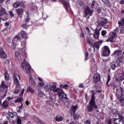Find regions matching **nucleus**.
Listing matches in <instances>:
<instances>
[{"label": "nucleus", "instance_id": "obj_4", "mask_svg": "<svg viewBox=\"0 0 124 124\" xmlns=\"http://www.w3.org/2000/svg\"><path fill=\"white\" fill-rule=\"evenodd\" d=\"M92 96L91 99L89 102V104L87 106V109L88 112H93V110L95 109L96 110L97 109L98 107L95 103V93L94 91H92Z\"/></svg>", "mask_w": 124, "mask_h": 124}, {"label": "nucleus", "instance_id": "obj_32", "mask_svg": "<svg viewBox=\"0 0 124 124\" xmlns=\"http://www.w3.org/2000/svg\"><path fill=\"white\" fill-rule=\"evenodd\" d=\"M60 87L61 89H64V90H66V91H67V90H68V85L67 84H65L64 85H63L62 84H61L60 85Z\"/></svg>", "mask_w": 124, "mask_h": 124}, {"label": "nucleus", "instance_id": "obj_33", "mask_svg": "<svg viewBox=\"0 0 124 124\" xmlns=\"http://www.w3.org/2000/svg\"><path fill=\"white\" fill-rule=\"evenodd\" d=\"M55 119L56 122H62V121L63 120V118L62 116H57L56 117H55Z\"/></svg>", "mask_w": 124, "mask_h": 124}, {"label": "nucleus", "instance_id": "obj_23", "mask_svg": "<svg viewBox=\"0 0 124 124\" xmlns=\"http://www.w3.org/2000/svg\"><path fill=\"white\" fill-rule=\"evenodd\" d=\"M100 45H101V43L100 41L95 42L94 43V50H95V48L96 49H97V50H98V49H99V46H100Z\"/></svg>", "mask_w": 124, "mask_h": 124}, {"label": "nucleus", "instance_id": "obj_20", "mask_svg": "<svg viewBox=\"0 0 124 124\" xmlns=\"http://www.w3.org/2000/svg\"><path fill=\"white\" fill-rule=\"evenodd\" d=\"M13 79H14V83L16 86V87L19 88L20 83H19V80H18V78H17V77H16V76H14Z\"/></svg>", "mask_w": 124, "mask_h": 124}, {"label": "nucleus", "instance_id": "obj_49", "mask_svg": "<svg viewBox=\"0 0 124 124\" xmlns=\"http://www.w3.org/2000/svg\"><path fill=\"white\" fill-rule=\"evenodd\" d=\"M102 9L101 7H98L97 8V13H100L101 12Z\"/></svg>", "mask_w": 124, "mask_h": 124}, {"label": "nucleus", "instance_id": "obj_18", "mask_svg": "<svg viewBox=\"0 0 124 124\" xmlns=\"http://www.w3.org/2000/svg\"><path fill=\"white\" fill-rule=\"evenodd\" d=\"M86 41L90 47H93V49H94V45L93 43V39H92V38L87 37L86 38Z\"/></svg>", "mask_w": 124, "mask_h": 124}, {"label": "nucleus", "instance_id": "obj_45", "mask_svg": "<svg viewBox=\"0 0 124 124\" xmlns=\"http://www.w3.org/2000/svg\"><path fill=\"white\" fill-rule=\"evenodd\" d=\"M119 118H121V120H124V111H123L121 115H119Z\"/></svg>", "mask_w": 124, "mask_h": 124}, {"label": "nucleus", "instance_id": "obj_26", "mask_svg": "<svg viewBox=\"0 0 124 124\" xmlns=\"http://www.w3.org/2000/svg\"><path fill=\"white\" fill-rule=\"evenodd\" d=\"M119 27H124V18H121L120 21H118Z\"/></svg>", "mask_w": 124, "mask_h": 124}, {"label": "nucleus", "instance_id": "obj_63", "mask_svg": "<svg viewBox=\"0 0 124 124\" xmlns=\"http://www.w3.org/2000/svg\"><path fill=\"white\" fill-rule=\"evenodd\" d=\"M122 80H124V72L122 73Z\"/></svg>", "mask_w": 124, "mask_h": 124}, {"label": "nucleus", "instance_id": "obj_27", "mask_svg": "<svg viewBox=\"0 0 124 124\" xmlns=\"http://www.w3.org/2000/svg\"><path fill=\"white\" fill-rule=\"evenodd\" d=\"M17 122L18 124H22V120H21V118H20V116H18V115L16 116V119L14 120V122L16 121Z\"/></svg>", "mask_w": 124, "mask_h": 124}, {"label": "nucleus", "instance_id": "obj_52", "mask_svg": "<svg viewBox=\"0 0 124 124\" xmlns=\"http://www.w3.org/2000/svg\"><path fill=\"white\" fill-rule=\"evenodd\" d=\"M95 2H96V1H95V0H93L92 3V8H93V7H94V4H95Z\"/></svg>", "mask_w": 124, "mask_h": 124}, {"label": "nucleus", "instance_id": "obj_38", "mask_svg": "<svg viewBox=\"0 0 124 124\" xmlns=\"http://www.w3.org/2000/svg\"><path fill=\"white\" fill-rule=\"evenodd\" d=\"M107 34V31L105 30H103L101 31V35L102 36H103V37H106L105 35Z\"/></svg>", "mask_w": 124, "mask_h": 124}, {"label": "nucleus", "instance_id": "obj_34", "mask_svg": "<svg viewBox=\"0 0 124 124\" xmlns=\"http://www.w3.org/2000/svg\"><path fill=\"white\" fill-rule=\"evenodd\" d=\"M20 91H21V88L16 87L15 90L14 91V93H15V94H18V93H20Z\"/></svg>", "mask_w": 124, "mask_h": 124}, {"label": "nucleus", "instance_id": "obj_53", "mask_svg": "<svg viewBox=\"0 0 124 124\" xmlns=\"http://www.w3.org/2000/svg\"><path fill=\"white\" fill-rule=\"evenodd\" d=\"M118 124H124V119H121L120 121L119 122V123Z\"/></svg>", "mask_w": 124, "mask_h": 124}, {"label": "nucleus", "instance_id": "obj_29", "mask_svg": "<svg viewBox=\"0 0 124 124\" xmlns=\"http://www.w3.org/2000/svg\"><path fill=\"white\" fill-rule=\"evenodd\" d=\"M21 39V37L19 36L16 35L13 40V43H15V42L16 41V42L17 41H19V40H20Z\"/></svg>", "mask_w": 124, "mask_h": 124}, {"label": "nucleus", "instance_id": "obj_57", "mask_svg": "<svg viewBox=\"0 0 124 124\" xmlns=\"http://www.w3.org/2000/svg\"><path fill=\"white\" fill-rule=\"evenodd\" d=\"M85 124H91V122L89 120H87L85 121Z\"/></svg>", "mask_w": 124, "mask_h": 124}, {"label": "nucleus", "instance_id": "obj_36", "mask_svg": "<svg viewBox=\"0 0 124 124\" xmlns=\"http://www.w3.org/2000/svg\"><path fill=\"white\" fill-rule=\"evenodd\" d=\"M5 79L6 81L9 80V75L7 74V71H5L4 72Z\"/></svg>", "mask_w": 124, "mask_h": 124}, {"label": "nucleus", "instance_id": "obj_3", "mask_svg": "<svg viewBox=\"0 0 124 124\" xmlns=\"http://www.w3.org/2000/svg\"><path fill=\"white\" fill-rule=\"evenodd\" d=\"M21 46H22V48H20L16 52H15L16 59L18 62H21V61H22V56H23L24 58V61L27 58V53H26V49H25V46H26V41H23L21 43Z\"/></svg>", "mask_w": 124, "mask_h": 124}, {"label": "nucleus", "instance_id": "obj_43", "mask_svg": "<svg viewBox=\"0 0 124 124\" xmlns=\"http://www.w3.org/2000/svg\"><path fill=\"white\" fill-rule=\"evenodd\" d=\"M112 114H113V115H116V114H118V111H117V109L115 108L112 109Z\"/></svg>", "mask_w": 124, "mask_h": 124}, {"label": "nucleus", "instance_id": "obj_25", "mask_svg": "<svg viewBox=\"0 0 124 124\" xmlns=\"http://www.w3.org/2000/svg\"><path fill=\"white\" fill-rule=\"evenodd\" d=\"M30 20H31V18H30V17L29 16H27V18L25 19V24H23L22 25V27H23L24 29L26 28V26L28 25V24H29Z\"/></svg>", "mask_w": 124, "mask_h": 124}, {"label": "nucleus", "instance_id": "obj_51", "mask_svg": "<svg viewBox=\"0 0 124 124\" xmlns=\"http://www.w3.org/2000/svg\"><path fill=\"white\" fill-rule=\"evenodd\" d=\"M3 62L5 64H7L9 63V60H4V61H3Z\"/></svg>", "mask_w": 124, "mask_h": 124}, {"label": "nucleus", "instance_id": "obj_39", "mask_svg": "<svg viewBox=\"0 0 124 124\" xmlns=\"http://www.w3.org/2000/svg\"><path fill=\"white\" fill-rule=\"evenodd\" d=\"M108 80L107 81L106 83V85H107L108 87H109V82H110V80H111V77L110 76V75H108Z\"/></svg>", "mask_w": 124, "mask_h": 124}, {"label": "nucleus", "instance_id": "obj_19", "mask_svg": "<svg viewBox=\"0 0 124 124\" xmlns=\"http://www.w3.org/2000/svg\"><path fill=\"white\" fill-rule=\"evenodd\" d=\"M121 55H122V50L120 49L115 50L112 54V56H114V57H120Z\"/></svg>", "mask_w": 124, "mask_h": 124}, {"label": "nucleus", "instance_id": "obj_17", "mask_svg": "<svg viewBox=\"0 0 124 124\" xmlns=\"http://www.w3.org/2000/svg\"><path fill=\"white\" fill-rule=\"evenodd\" d=\"M77 109H78V106L76 105V106H73L71 107V114L72 116H74L75 115V113H76V111H77Z\"/></svg>", "mask_w": 124, "mask_h": 124}, {"label": "nucleus", "instance_id": "obj_16", "mask_svg": "<svg viewBox=\"0 0 124 124\" xmlns=\"http://www.w3.org/2000/svg\"><path fill=\"white\" fill-rule=\"evenodd\" d=\"M0 58H1V59H6V58H7V56L2 47H0Z\"/></svg>", "mask_w": 124, "mask_h": 124}, {"label": "nucleus", "instance_id": "obj_46", "mask_svg": "<svg viewBox=\"0 0 124 124\" xmlns=\"http://www.w3.org/2000/svg\"><path fill=\"white\" fill-rule=\"evenodd\" d=\"M120 33L124 34V26H122V28L120 30Z\"/></svg>", "mask_w": 124, "mask_h": 124}, {"label": "nucleus", "instance_id": "obj_54", "mask_svg": "<svg viewBox=\"0 0 124 124\" xmlns=\"http://www.w3.org/2000/svg\"><path fill=\"white\" fill-rule=\"evenodd\" d=\"M8 19V18L7 17V16H4V18L2 17V20L3 21H6V20H7Z\"/></svg>", "mask_w": 124, "mask_h": 124}, {"label": "nucleus", "instance_id": "obj_48", "mask_svg": "<svg viewBox=\"0 0 124 124\" xmlns=\"http://www.w3.org/2000/svg\"><path fill=\"white\" fill-rule=\"evenodd\" d=\"M24 92H25V89H23L21 91L20 93L19 94L20 96H23L24 94Z\"/></svg>", "mask_w": 124, "mask_h": 124}, {"label": "nucleus", "instance_id": "obj_12", "mask_svg": "<svg viewBox=\"0 0 124 124\" xmlns=\"http://www.w3.org/2000/svg\"><path fill=\"white\" fill-rule=\"evenodd\" d=\"M62 3L63 7L64 8L68 11V10H70V5H69V2L67 0H59Z\"/></svg>", "mask_w": 124, "mask_h": 124}, {"label": "nucleus", "instance_id": "obj_7", "mask_svg": "<svg viewBox=\"0 0 124 124\" xmlns=\"http://www.w3.org/2000/svg\"><path fill=\"white\" fill-rule=\"evenodd\" d=\"M8 92V87L4 84V82L2 81L1 85L0 86V93L3 94V97L4 98L6 96V94Z\"/></svg>", "mask_w": 124, "mask_h": 124}, {"label": "nucleus", "instance_id": "obj_60", "mask_svg": "<svg viewBox=\"0 0 124 124\" xmlns=\"http://www.w3.org/2000/svg\"><path fill=\"white\" fill-rule=\"evenodd\" d=\"M5 27H7L8 26H9V23L8 22H6L4 24Z\"/></svg>", "mask_w": 124, "mask_h": 124}, {"label": "nucleus", "instance_id": "obj_56", "mask_svg": "<svg viewBox=\"0 0 124 124\" xmlns=\"http://www.w3.org/2000/svg\"><path fill=\"white\" fill-rule=\"evenodd\" d=\"M80 36L81 38L84 37H85V34H84V33L81 32V33H80Z\"/></svg>", "mask_w": 124, "mask_h": 124}, {"label": "nucleus", "instance_id": "obj_5", "mask_svg": "<svg viewBox=\"0 0 124 124\" xmlns=\"http://www.w3.org/2000/svg\"><path fill=\"white\" fill-rule=\"evenodd\" d=\"M108 23H109V21L106 18H98L97 22V27H104V29H108L109 26L108 25H106Z\"/></svg>", "mask_w": 124, "mask_h": 124}, {"label": "nucleus", "instance_id": "obj_64", "mask_svg": "<svg viewBox=\"0 0 124 124\" xmlns=\"http://www.w3.org/2000/svg\"><path fill=\"white\" fill-rule=\"evenodd\" d=\"M121 14H124V9H123L121 11Z\"/></svg>", "mask_w": 124, "mask_h": 124}, {"label": "nucleus", "instance_id": "obj_35", "mask_svg": "<svg viewBox=\"0 0 124 124\" xmlns=\"http://www.w3.org/2000/svg\"><path fill=\"white\" fill-rule=\"evenodd\" d=\"M121 120H122L121 117H119V118H117V119H114V124H119L120 122H121Z\"/></svg>", "mask_w": 124, "mask_h": 124}, {"label": "nucleus", "instance_id": "obj_2", "mask_svg": "<svg viewBox=\"0 0 124 124\" xmlns=\"http://www.w3.org/2000/svg\"><path fill=\"white\" fill-rule=\"evenodd\" d=\"M21 68L22 69H25L26 71V74L27 75L29 76V82L30 83L32 87H35L36 84L34 79L31 77V71H32V69L31 67L29 64H26V60L24 59V61L21 63Z\"/></svg>", "mask_w": 124, "mask_h": 124}, {"label": "nucleus", "instance_id": "obj_55", "mask_svg": "<svg viewBox=\"0 0 124 124\" xmlns=\"http://www.w3.org/2000/svg\"><path fill=\"white\" fill-rule=\"evenodd\" d=\"M95 93V94H96V93H102V91H101V90H99V91H96V93L94 92Z\"/></svg>", "mask_w": 124, "mask_h": 124}, {"label": "nucleus", "instance_id": "obj_11", "mask_svg": "<svg viewBox=\"0 0 124 124\" xmlns=\"http://www.w3.org/2000/svg\"><path fill=\"white\" fill-rule=\"evenodd\" d=\"M120 91H121V95H118V98L121 104V106H124V99L123 98V96H124V88L122 87H120Z\"/></svg>", "mask_w": 124, "mask_h": 124}, {"label": "nucleus", "instance_id": "obj_24", "mask_svg": "<svg viewBox=\"0 0 124 124\" xmlns=\"http://www.w3.org/2000/svg\"><path fill=\"white\" fill-rule=\"evenodd\" d=\"M27 32L24 31H21V36L23 38H25V39H28V36H27Z\"/></svg>", "mask_w": 124, "mask_h": 124}, {"label": "nucleus", "instance_id": "obj_37", "mask_svg": "<svg viewBox=\"0 0 124 124\" xmlns=\"http://www.w3.org/2000/svg\"><path fill=\"white\" fill-rule=\"evenodd\" d=\"M22 100H23V97H20L16 100L15 102V103H18V102H22Z\"/></svg>", "mask_w": 124, "mask_h": 124}, {"label": "nucleus", "instance_id": "obj_44", "mask_svg": "<svg viewBox=\"0 0 124 124\" xmlns=\"http://www.w3.org/2000/svg\"><path fill=\"white\" fill-rule=\"evenodd\" d=\"M9 14L11 17H14V13H13V11H10L9 12Z\"/></svg>", "mask_w": 124, "mask_h": 124}, {"label": "nucleus", "instance_id": "obj_61", "mask_svg": "<svg viewBox=\"0 0 124 124\" xmlns=\"http://www.w3.org/2000/svg\"><path fill=\"white\" fill-rule=\"evenodd\" d=\"M112 87H113V89H114V90H115V89H116V88H117V85H116V84H113V85H112Z\"/></svg>", "mask_w": 124, "mask_h": 124}, {"label": "nucleus", "instance_id": "obj_22", "mask_svg": "<svg viewBox=\"0 0 124 124\" xmlns=\"http://www.w3.org/2000/svg\"><path fill=\"white\" fill-rule=\"evenodd\" d=\"M2 108H7L8 107V105H9V103L7 102V100H5L3 103L1 105Z\"/></svg>", "mask_w": 124, "mask_h": 124}, {"label": "nucleus", "instance_id": "obj_10", "mask_svg": "<svg viewBox=\"0 0 124 124\" xmlns=\"http://www.w3.org/2000/svg\"><path fill=\"white\" fill-rule=\"evenodd\" d=\"M17 115L18 114H17L16 112H9V116H7V118L8 120H9V121H10V122L13 123V121L17 119Z\"/></svg>", "mask_w": 124, "mask_h": 124}, {"label": "nucleus", "instance_id": "obj_42", "mask_svg": "<svg viewBox=\"0 0 124 124\" xmlns=\"http://www.w3.org/2000/svg\"><path fill=\"white\" fill-rule=\"evenodd\" d=\"M38 95L40 97H42V96H43V95H44V93H43V92H42L41 91H39V93H38Z\"/></svg>", "mask_w": 124, "mask_h": 124}, {"label": "nucleus", "instance_id": "obj_8", "mask_svg": "<svg viewBox=\"0 0 124 124\" xmlns=\"http://www.w3.org/2000/svg\"><path fill=\"white\" fill-rule=\"evenodd\" d=\"M93 10L91 9V8L88 6H85L84 8V15H83V17L85 18L87 17V16L91 17V16H93Z\"/></svg>", "mask_w": 124, "mask_h": 124}, {"label": "nucleus", "instance_id": "obj_58", "mask_svg": "<svg viewBox=\"0 0 124 124\" xmlns=\"http://www.w3.org/2000/svg\"><path fill=\"white\" fill-rule=\"evenodd\" d=\"M35 122H37V123H39V122H40V120H39V119L37 118H35Z\"/></svg>", "mask_w": 124, "mask_h": 124}, {"label": "nucleus", "instance_id": "obj_50", "mask_svg": "<svg viewBox=\"0 0 124 124\" xmlns=\"http://www.w3.org/2000/svg\"><path fill=\"white\" fill-rule=\"evenodd\" d=\"M42 15H43V18H44V19H46V18L48 17L47 15H46V14L45 13H43Z\"/></svg>", "mask_w": 124, "mask_h": 124}, {"label": "nucleus", "instance_id": "obj_62", "mask_svg": "<svg viewBox=\"0 0 124 124\" xmlns=\"http://www.w3.org/2000/svg\"><path fill=\"white\" fill-rule=\"evenodd\" d=\"M109 0H102V1H103V2H104V3H106V2H107V1H108Z\"/></svg>", "mask_w": 124, "mask_h": 124}, {"label": "nucleus", "instance_id": "obj_41", "mask_svg": "<svg viewBox=\"0 0 124 124\" xmlns=\"http://www.w3.org/2000/svg\"><path fill=\"white\" fill-rule=\"evenodd\" d=\"M86 31H87V33L88 35H93V34L91 33V30H90V29L89 28V27H86Z\"/></svg>", "mask_w": 124, "mask_h": 124}, {"label": "nucleus", "instance_id": "obj_1", "mask_svg": "<svg viewBox=\"0 0 124 124\" xmlns=\"http://www.w3.org/2000/svg\"><path fill=\"white\" fill-rule=\"evenodd\" d=\"M45 89L47 92H53L58 94L59 99L63 102H67L68 101V98H67V95L63 90L61 88H57V86L55 84L51 85L48 83L46 85Z\"/></svg>", "mask_w": 124, "mask_h": 124}, {"label": "nucleus", "instance_id": "obj_59", "mask_svg": "<svg viewBox=\"0 0 124 124\" xmlns=\"http://www.w3.org/2000/svg\"><path fill=\"white\" fill-rule=\"evenodd\" d=\"M38 80H39V81H40L41 82H43V79H42V78L40 77L38 78Z\"/></svg>", "mask_w": 124, "mask_h": 124}, {"label": "nucleus", "instance_id": "obj_6", "mask_svg": "<svg viewBox=\"0 0 124 124\" xmlns=\"http://www.w3.org/2000/svg\"><path fill=\"white\" fill-rule=\"evenodd\" d=\"M120 29L119 27H117L113 31H111L110 32L109 35H108V39L106 40L107 42H113V40L114 38H116L117 37V32H119Z\"/></svg>", "mask_w": 124, "mask_h": 124}, {"label": "nucleus", "instance_id": "obj_15", "mask_svg": "<svg viewBox=\"0 0 124 124\" xmlns=\"http://www.w3.org/2000/svg\"><path fill=\"white\" fill-rule=\"evenodd\" d=\"M101 31V29H100L98 30H97V28H96L95 30H93V31H94V32L93 34V36L94 39H98V37L99 36V31Z\"/></svg>", "mask_w": 124, "mask_h": 124}, {"label": "nucleus", "instance_id": "obj_31", "mask_svg": "<svg viewBox=\"0 0 124 124\" xmlns=\"http://www.w3.org/2000/svg\"><path fill=\"white\" fill-rule=\"evenodd\" d=\"M21 5V2L17 1L16 2L13 4V6L15 8H18V6Z\"/></svg>", "mask_w": 124, "mask_h": 124}, {"label": "nucleus", "instance_id": "obj_28", "mask_svg": "<svg viewBox=\"0 0 124 124\" xmlns=\"http://www.w3.org/2000/svg\"><path fill=\"white\" fill-rule=\"evenodd\" d=\"M7 14L6 13V11L4 8H2L1 10H0V16H3L4 15H6Z\"/></svg>", "mask_w": 124, "mask_h": 124}, {"label": "nucleus", "instance_id": "obj_13", "mask_svg": "<svg viewBox=\"0 0 124 124\" xmlns=\"http://www.w3.org/2000/svg\"><path fill=\"white\" fill-rule=\"evenodd\" d=\"M93 79L94 84L96 85L97 83H99V82H100V75L99 74H95L93 77Z\"/></svg>", "mask_w": 124, "mask_h": 124}, {"label": "nucleus", "instance_id": "obj_14", "mask_svg": "<svg viewBox=\"0 0 124 124\" xmlns=\"http://www.w3.org/2000/svg\"><path fill=\"white\" fill-rule=\"evenodd\" d=\"M16 11L17 14L18 18H20V19H21L22 17H23V15H24V9L23 8L17 9L16 10Z\"/></svg>", "mask_w": 124, "mask_h": 124}, {"label": "nucleus", "instance_id": "obj_21", "mask_svg": "<svg viewBox=\"0 0 124 124\" xmlns=\"http://www.w3.org/2000/svg\"><path fill=\"white\" fill-rule=\"evenodd\" d=\"M118 65L119 63L116 62H112L110 63V67L112 70H115V69H116V67H118Z\"/></svg>", "mask_w": 124, "mask_h": 124}, {"label": "nucleus", "instance_id": "obj_30", "mask_svg": "<svg viewBox=\"0 0 124 124\" xmlns=\"http://www.w3.org/2000/svg\"><path fill=\"white\" fill-rule=\"evenodd\" d=\"M27 91V93H33L35 92L34 90L31 87V86L28 87Z\"/></svg>", "mask_w": 124, "mask_h": 124}, {"label": "nucleus", "instance_id": "obj_9", "mask_svg": "<svg viewBox=\"0 0 124 124\" xmlns=\"http://www.w3.org/2000/svg\"><path fill=\"white\" fill-rule=\"evenodd\" d=\"M111 53L110 48L107 46H104L101 50V54L103 57H109Z\"/></svg>", "mask_w": 124, "mask_h": 124}, {"label": "nucleus", "instance_id": "obj_47", "mask_svg": "<svg viewBox=\"0 0 124 124\" xmlns=\"http://www.w3.org/2000/svg\"><path fill=\"white\" fill-rule=\"evenodd\" d=\"M45 84L44 82H43V81H42V82H39L38 83V86L39 87H43V86H44Z\"/></svg>", "mask_w": 124, "mask_h": 124}, {"label": "nucleus", "instance_id": "obj_40", "mask_svg": "<svg viewBox=\"0 0 124 124\" xmlns=\"http://www.w3.org/2000/svg\"><path fill=\"white\" fill-rule=\"evenodd\" d=\"M89 60V53L88 51H86L85 53V61H88Z\"/></svg>", "mask_w": 124, "mask_h": 124}]
</instances>
